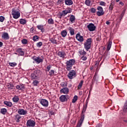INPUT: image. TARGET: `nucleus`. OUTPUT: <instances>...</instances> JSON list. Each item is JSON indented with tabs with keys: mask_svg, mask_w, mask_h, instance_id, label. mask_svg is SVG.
I'll return each mask as SVG.
<instances>
[{
	"mask_svg": "<svg viewBox=\"0 0 127 127\" xmlns=\"http://www.w3.org/2000/svg\"><path fill=\"white\" fill-rule=\"evenodd\" d=\"M39 40V37L38 35H35L33 37V40L34 42L38 41Z\"/></svg>",
	"mask_w": 127,
	"mask_h": 127,
	"instance_id": "nucleus-30",
	"label": "nucleus"
},
{
	"mask_svg": "<svg viewBox=\"0 0 127 127\" xmlns=\"http://www.w3.org/2000/svg\"><path fill=\"white\" fill-rule=\"evenodd\" d=\"M16 88L17 90H23L24 89V85L23 84L17 85Z\"/></svg>",
	"mask_w": 127,
	"mask_h": 127,
	"instance_id": "nucleus-23",
	"label": "nucleus"
},
{
	"mask_svg": "<svg viewBox=\"0 0 127 127\" xmlns=\"http://www.w3.org/2000/svg\"><path fill=\"white\" fill-rule=\"evenodd\" d=\"M124 15H125V12L123 11L120 15V21L123 19V17H124Z\"/></svg>",
	"mask_w": 127,
	"mask_h": 127,
	"instance_id": "nucleus-51",
	"label": "nucleus"
},
{
	"mask_svg": "<svg viewBox=\"0 0 127 127\" xmlns=\"http://www.w3.org/2000/svg\"><path fill=\"white\" fill-rule=\"evenodd\" d=\"M43 45V43H42V42H39L36 44V46L38 47V48H40Z\"/></svg>",
	"mask_w": 127,
	"mask_h": 127,
	"instance_id": "nucleus-35",
	"label": "nucleus"
},
{
	"mask_svg": "<svg viewBox=\"0 0 127 127\" xmlns=\"http://www.w3.org/2000/svg\"><path fill=\"white\" fill-rule=\"evenodd\" d=\"M61 86L63 87V88H66V87H67V82H63L61 83Z\"/></svg>",
	"mask_w": 127,
	"mask_h": 127,
	"instance_id": "nucleus-36",
	"label": "nucleus"
},
{
	"mask_svg": "<svg viewBox=\"0 0 127 127\" xmlns=\"http://www.w3.org/2000/svg\"><path fill=\"white\" fill-rule=\"evenodd\" d=\"M97 11L96 12V14L98 16H102L105 14V12L104 11V9L103 7L98 6L97 8Z\"/></svg>",
	"mask_w": 127,
	"mask_h": 127,
	"instance_id": "nucleus-4",
	"label": "nucleus"
},
{
	"mask_svg": "<svg viewBox=\"0 0 127 127\" xmlns=\"http://www.w3.org/2000/svg\"><path fill=\"white\" fill-rule=\"evenodd\" d=\"M37 28H38L39 30H41V32L45 31V29H44V26L43 25H38L37 26Z\"/></svg>",
	"mask_w": 127,
	"mask_h": 127,
	"instance_id": "nucleus-17",
	"label": "nucleus"
},
{
	"mask_svg": "<svg viewBox=\"0 0 127 127\" xmlns=\"http://www.w3.org/2000/svg\"><path fill=\"white\" fill-rule=\"evenodd\" d=\"M111 47H112V41H109L107 44V50L109 51L111 49Z\"/></svg>",
	"mask_w": 127,
	"mask_h": 127,
	"instance_id": "nucleus-26",
	"label": "nucleus"
},
{
	"mask_svg": "<svg viewBox=\"0 0 127 127\" xmlns=\"http://www.w3.org/2000/svg\"><path fill=\"white\" fill-rule=\"evenodd\" d=\"M63 12L65 16L67 13H71L72 12V9H69V10L65 9L64 10H63Z\"/></svg>",
	"mask_w": 127,
	"mask_h": 127,
	"instance_id": "nucleus-24",
	"label": "nucleus"
},
{
	"mask_svg": "<svg viewBox=\"0 0 127 127\" xmlns=\"http://www.w3.org/2000/svg\"><path fill=\"white\" fill-rule=\"evenodd\" d=\"M30 31L31 33H33V32H34V27L31 28Z\"/></svg>",
	"mask_w": 127,
	"mask_h": 127,
	"instance_id": "nucleus-58",
	"label": "nucleus"
},
{
	"mask_svg": "<svg viewBox=\"0 0 127 127\" xmlns=\"http://www.w3.org/2000/svg\"><path fill=\"white\" fill-rule=\"evenodd\" d=\"M21 51H22V49L20 48L17 49L16 50V52H17V53H20Z\"/></svg>",
	"mask_w": 127,
	"mask_h": 127,
	"instance_id": "nucleus-55",
	"label": "nucleus"
},
{
	"mask_svg": "<svg viewBox=\"0 0 127 127\" xmlns=\"http://www.w3.org/2000/svg\"><path fill=\"white\" fill-rule=\"evenodd\" d=\"M9 64L11 66V67H15L17 64L16 63H9Z\"/></svg>",
	"mask_w": 127,
	"mask_h": 127,
	"instance_id": "nucleus-46",
	"label": "nucleus"
},
{
	"mask_svg": "<svg viewBox=\"0 0 127 127\" xmlns=\"http://www.w3.org/2000/svg\"><path fill=\"white\" fill-rule=\"evenodd\" d=\"M5 18L3 16H0V22H3V21L4 20Z\"/></svg>",
	"mask_w": 127,
	"mask_h": 127,
	"instance_id": "nucleus-53",
	"label": "nucleus"
},
{
	"mask_svg": "<svg viewBox=\"0 0 127 127\" xmlns=\"http://www.w3.org/2000/svg\"><path fill=\"white\" fill-rule=\"evenodd\" d=\"M77 100H78V96L75 95L74 96L73 99H72V103H76Z\"/></svg>",
	"mask_w": 127,
	"mask_h": 127,
	"instance_id": "nucleus-44",
	"label": "nucleus"
},
{
	"mask_svg": "<svg viewBox=\"0 0 127 127\" xmlns=\"http://www.w3.org/2000/svg\"><path fill=\"white\" fill-rule=\"evenodd\" d=\"M12 15L13 16V18L17 19V18L20 16V13L18 10L13 9L12 10Z\"/></svg>",
	"mask_w": 127,
	"mask_h": 127,
	"instance_id": "nucleus-3",
	"label": "nucleus"
},
{
	"mask_svg": "<svg viewBox=\"0 0 127 127\" xmlns=\"http://www.w3.org/2000/svg\"><path fill=\"white\" fill-rule=\"evenodd\" d=\"M101 35H98L96 38L97 41H101Z\"/></svg>",
	"mask_w": 127,
	"mask_h": 127,
	"instance_id": "nucleus-54",
	"label": "nucleus"
},
{
	"mask_svg": "<svg viewBox=\"0 0 127 127\" xmlns=\"http://www.w3.org/2000/svg\"><path fill=\"white\" fill-rule=\"evenodd\" d=\"M12 101L14 103H17L19 101V97L16 95H15L13 98Z\"/></svg>",
	"mask_w": 127,
	"mask_h": 127,
	"instance_id": "nucleus-22",
	"label": "nucleus"
},
{
	"mask_svg": "<svg viewBox=\"0 0 127 127\" xmlns=\"http://www.w3.org/2000/svg\"><path fill=\"white\" fill-rule=\"evenodd\" d=\"M58 56H59V57H61V58H65V56H66V54L65 53L64 51H60L58 52Z\"/></svg>",
	"mask_w": 127,
	"mask_h": 127,
	"instance_id": "nucleus-14",
	"label": "nucleus"
},
{
	"mask_svg": "<svg viewBox=\"0 0 127 127\" xmlns=\"http://www.w3.org/2000/svg\"><path fill=\"white\" fill-rule=\"evenodd\" d=\"M119 4H121V5H124V3L123 2H122V1H120V2H119Z\"/></svg>",
	"mask_w": 127,
	"mask_h": 127,
	"instance_id": "nucleus-62",
	"label": "nucleus"
},
{
	"mask_svg": "<svg viewBox=\"0 0 127 127\" xmlns=\"http://www.w3.org/2000/svg\"><path fill=\"white\" fill-rule=\"evenodd\" d=\"M66 69L67 71H70L72 69V66L75 64V60L72 59L69 60V61L66 62Z\"/></svg>",
	"mask_w": 127,
	"mask_h": 127,
	"instance_id": "nucleus-2",
	"label": "nucleus"
},
{
	"mask_svg": "<svg viewBox=\"0 0 127 127\" xmlns=\"http://www.w3.org/2000/svg\"><path fill=\"white\" fill-rule=\"evenodd\" d=\"M13 87H14L13 84L10 83L9 85H8V89H9V90H12Z\"/></svg>",
	"mask_w": 127,
	"mask_h": 127,
	"instance_id": "nucleus-45",
	"label": "nucleus"
},
{
	"mask_svg": "<svg viewBox=\"0 0 127 127\" xmlns=\"http://www.w3.org/2000/svg\"><path fill=\"white\" fill-rule=\"evenodd\" d=\"M84 48L86 51H89V49H91V44H89L87 43H84Z\"/></svg>",
	"mask_w": 127,
	"mask_h": 127,
	"instance_id": "nucleus-19",
	"label": "nucleus"
},
{
	"mask_svg": "<svg viewBox=\"0 0 127 127\" xmlns=\"http://www.w3.org/2000/svg\"><path fill=\"white\" fill-rule=\"evenodd\" d=\"M26 126L27 127H35V122L32 120H28L27 121Z\"/></svg>",
	"mask_w": 127,
	"mask_h": 127,
	"instance_id": "nucleus-7",
	"label": "nucleus"
},
{
	"mask_svg": "<svg viewBox=\"0 0 127 127\" xmlns=\"http://www.w3.org/2000/svg\"><path fill=\"white\" fill-rule=\"evenodd\" d=\"M40 103L42 106H43V107H44V108H47V107H48V101H47L46 99H41Z\"/></svg>",
	"mask_w": 127,
	"mask_h": 127,
	"instance_id": "nucleus-9",
	"label": "nucleus"
},
{
	"mask_svg": "<svg viewBox=\"0 0 127 127\" xmlns=\"http://www.w3.org/2000/svg\"><path fill=\"white\" fill-rule=\"evenodd\" d=\"M75 38H76L77 40L79 42H83V41H84V38H83V36H81L80 33L76 35Z\"/></svg>",
	"mask_w": 127,
	"mask_h": 127,
	"instance_id": "nucleus-11",
	"label": "nucleus"
},
{
	"mask_svg": "<svg viewBox=\"0 0 127 127\" xmlns=\"http://www.w3.org/2000/svg\"><path fill=\"white\" fill-rule=\"evenodd\" d=\"M39 84V81H37V80H34L33 82V84L34 86H37V84Z\"/></svg>",
	"mask_w": 127,
	"mask_h": 127,
	"instance_id": "nucleus-48",
	"label": "nucleus"
},
{
	"mask_svg": "<svg viewBox=\"0 0 127 127\" xmlns=\"http://www.w3.org/2000/svg\"><path fill=\"white\" fill-rule=\"evenodd\" d=\"M32 59L34 60L33 63H36L37 64H39L43 62V59L40 58V57H36L35 56L32 58Z\"/></svg>",
	"mask_w": 127,
	"mask_h": 127,
	"instance_id": "nucleus-5",
	"label": "nucleus"
},
{
	"mask_svg": "<svg viewBox=\"0 0 127 127\" xmlns=\"http://www.w3.org/2000/svg\"><path fill=\"white\" fill-rule=\"evenodd\" d=\"M48 23L49 24H54V20L52 18H50L48 20Z\"/></svg>",
	"mask_w": 127,
	"mask_h": 127,
	"instance_id": "nucleus-32",
	"label": "nucleus"
},
{
	"mask_svg": "<svg viewBox=\"0 0 127 127\" xmlns=\"http://www.w3.org/2000/svg\"><path fill=\"white\" fill-rule=\"evenodd\" d=\"M99 5H102V6H106V2L101 1L99 2Z\"/></svg>",
	"mask_w": 127,
	"mask_h": 127,
	"instance_id": "nucleus-47",
	"label": "nucleus"
},
{
	"mask_svg": "<svg viewBox=\"0 0 127 127\" xmlns=\"http://www.w3.org/2000/svg\"><path fill=\"white\" fill-rule=\"evenodd\" d=\"M50 41L54 44H57V41L55 39L51 38L50 39Z\"/></svg>",
	"mask_w": 127,
	"mask_h": 127,
	"instance_id": "nucleus-38",
	"label": "nucleus"
},
{
	"mask_svg": "<svg viewBox=\"0 0 127 127\" xmlns=\"http://www.w3.org/2000/svg\"><path fill=\"white\" fill-rule=\"evenodd\" d=\"M91 42H92V38H89L87 39L86 42L85 43H88L89 44H91Z\"/></svg>",
	"mask_w": 127,
	"mask_h": 127,
	"instance_id": "nucleus-49",
	"label": "nucleus"
},
{
	"mask_svg": "<svg viewBox=\"0 0 127 127\" xmlns=\"http://www.w3.org/2000/svg\"><path fill=\"white\" fill-rule=\"evenodd\" d=\"M55 72V71H54V70H51L49 72L50 76H53V75H54Z\"/></svg>",
	"mask_w": 127,
	"mask_h": 127,
	"instance_id": "nucleus-50",
	"label": "nucleus"
},
{
	"mask_svg": "<svg viewBox=\"0 0 127 127\" xmlns=\"http://www.w3.org/2000/svg\"><path fill=\"white\" fill-rule=\"evenodd\" d=\"M19 22L21 24L24 25L26 23V20L24 19H20Z\"/></svg>",
	"mask_w": 127,
	"mask_h": 127,
	"instance_id": "nucleus-34",
	"label": "nucleus"
},
{
	"mask_svg": "<svg viewBox=\"0 0 127 127\" xmlns=\"http://www.w3.org/2000/svg\"><path fill=\"white\" fill-rule=\"evenodd\" d=\"M68 99H69L68 95H61L60 97V100L62 103H64V102H67V101H68Z\"/></svg>",
	"mask_w": 127,
	"mask_h": 127,
	"instance_id": "nucleus-10",
	"label": "nucleus"
},
{
	"mask_svg": "<svg viewBox=\"0 0 127 127\" xmlns=\"http://www.w3.org/2000/svg\"><path fill=\"white\" fill-rule=\"evenodd\" d=\"M4 104L7 106V107H12V103L9 101H4Z\"/></svg>",
	"mask_w": 127,
	"mask_h": 127,
	"instance_id": "nucleus-25",
	"label": "nucleus"
},
{
	"mask_svg": "<svg viewBox=\"0 0 127 127\" xmlns=\"http://www.w3.org/2000/svg\"><path fill=\"white\" fill-rule=\"evenodd\" d=\"M79 54H80V55H83V56H85V55H86V54H87V52H86V51L83 50V51H80L79 52Z\"/></svg>",
	"mask_w": 127,
	"mask_h": 127,
	"instance_id": "nucleus-42",
	"label": "nucleus"
},
{
	"mask_svg": "<svg viewBox=\"0 0 127 127\" xmlns=\"http://www.w3.org/2000/svg\"><path fill=\"white\" fill-rule=\"evenodd\" d=\"M14 120L17 123H19L20 122V119H21V116L19 114H16L14 115Z\"/></svg>",
	"mask_w": 127,
	"mask_h": 127,
	"instance_id": "nucleus-16",
	"label": "nucleus"
},
{
	"mask_svg": "<svg viewBox=\"0 0 127 127\" xmlns=\"http://www.w3.org/2000/svg\"><path fill=\"white\" fill-rule=\"evenodd\" d=\"M60 92L63 94H68V93H69V88L67 87H64L60 90Z\"/></svg>",
	"mask_w": 127,
	"mask_h": 127,
	"instance_id": "nucleus-15",
	"label": "nucleus"
},
{
	"mask_svg": "<svg viewBox=\"0 0 127 127\" xmlns=\"http://www.w3.org/2000/svg\"><path fill=\"white\" fill-rule=\"evenodd\" d=\"M75 19H76V18H75V16L71 15L69 17V21H70V22H72V23H73Z\"/></svg>",
	"mask_w": 127,
	"mask_h": 127,
	"instance_id": "nucleus-28",
	"label": "nucleus"
},
{
	"mask_svg": "<svg viewBox=\"0 0 127 127\" xmlns=\"http://www.w3.org/2000/svg\"><path fill=\"white\" fill-rule=\"evenodd\" d=\"M50 69H51V65H49L47 66V70L46 71L47 72H49V71H50Z\"/></svg>",
	"mask_w": 127,
	"mask_h": 127,
	"instance_id": "nucleus-52",
	"label": "nucleus"
},
{
	"mask_svg": "<svg viewBox=\"0 0 127 127\" xmlns=\"http://www.w3.org/2000/svg\"><path fill=\"white\" fill-rule=\"evenodd\" d=\"M21 42L22 44H24V45H26V44H27L28 43V41L26 39H23L21 40Z\"/></svg>",
	"mask_w": 127,
	"mask_h": 127,
	"instance_id": "nucleus-37",
	"label": "nucleus"
},
{
	"mask_svg": "<svg viewBox=\"0 0 127 127\" xmlns=\"http://www.w3.org/2000/svg\"><path fill=\"white\" fill-rule=\"evenodd\" d=\"M64 3L66 5H72V4H73V0H64Z\"/></svg>",
	"mask_w": 127,
	"mask_h": 127,
	"instance_id": "nucleus-20",
	"label": "nucleus"
},
{
	"mask_svg": "<svg viewBox=\"0 0 127 127\" xmlns=\"http://www.w3.org/2000/svg\"><path fill=\"white\" fill-rule=\"evenodd\" d=\"M96 127H102V125L98 124V125H97Z\"/></svg>",
	"mask_w": 127,
	"mask_h": 127,
	"instance_id": "nucleus-61",
	"label": "nucleus"
},
{
	"mask_svg": "<svg viewBox=\"0 0 127 127\" xmlns=\"http://www.w3.org/2000/svg\"><path fill=\"white\" fill-rule=\"evenodd\" d=\"M60 16L62 17V16H65V15L64 14L63 12L62 11V12H61L60 13Z\"/></svg>",
	"mask_w": 127,
	"mask_h": 127,
	"instance_id": "nucleus-59",
	"label": "nucleus"
},
{
	"mask_svg": "<svg viewBox=\"0 0 127 127\" xmlns=\"http://www.w3.org/2000/svg\"><path fill=\"white\" fill-rule=\"evenodd\" d=\"M41 71L39 69H37L35 70L31 74V78L32 79H35V80H37L38 79V77L41 75Z\"/></svg>",
	"mask_w": 127,
	"mask_h": 127,
	"instance_id": "nucleus-1",
	"label": "nucleus"
},
{
	"mask_svg": "<svg viewBox=\"0 0 127 127\" xmlns=\"http://www.w3.org/2000/svg\"><path fill=\"white\" fill-rule=\"evenodd\" d=\"M64 3V0H58L57 2V4H60L61 5H62Z\"/></svg>",
	"mask_w": 127,
	"mask_h": 127,
	"instance_id": "nucleus-40",
	"label": "nucleus"
},
{
	"mask_svg": "<svg viewBox=\"0 0 127 127\" xmlns=\"http://www.w3.org/2000/svg\"><path fill=\"white\" fill-rule=\"evenodd\" d=\"M3 44L2 43V42H0V47H1L2 46Z\"/></svg>",
	"mask_w": 127,
	"mask_h": 127,
	"instance_id": "nucleus-60",
	"label": "nucleus"
},
{
	"mask_svg": "<svg viewBox=\"0 0 127 127\" xmlns=\"http://www.w3.org/2000/svg\"><path fill=\"white\" fill-rule=\"evenodd\" d=\"M87 27L89 31H95L96 30V26L92 23H89Z\"/></svg>",
	"mask_w": 127,
	"mask_h": 127,
	"instance_id": "nucleus-8",
	"label": "nucleus"
},
{
	"mask_svg": "<svg viewBox=\"0 0 127 127\" xmlns=\"http://www.w3.org/2000/svg\"><path fill=\"white\" fill-rule=\"evenodd\" d=\"M123 111H124V113H127V100L126 101V102L124 105Z\"/></svg>",
	"mask_w": 127,
	"mask_h": 127,
	"instance_id": "nucleus-33",
	"label": "nucleus"
},
{
	"mask_svg": "<svg viewBox=\"0 0 127 127\" xmlns=\"http://www.w3.org/2000/svg\"><path fill=\"white\" fill-rule=\"evenodd\" d=\"M99 81V77L97 76V73H95L93 77V81L98 82Z\"/></svg>",
	"mask_w": 127,
	"mask_h": 127,
	"instance_id": "nucleus-29",
	"label": "nucleus"
},
{
	"mask_svg": "<svg viewBox=\"0 0 127 127\" xmlns=\"http://www.w3.org/2000/svg\"><path fill=\"white\" fill-rule=\"evenodd\" d=\"M114 6H115V2L111 1V3L109 7V9L110 11H113V9H114Z\"/></svg>",
	"mask_w": 127,
	"mask_h": 127,
	"instance_id": "nucleus-21",
	"label": "nucleus"
},
{
	"mask_svg": "<svg viewBox=\"0 0 127 127\" xmlns=\"http://www.w3.org/2000/svg\"><path fill=\"white\" fill-rule=\"evenodd\" d=\"M18 114H19L20 115H21L24 116L27 114V111L23 109H20L18 110Z\"/></svg>",
	"mask_w": 127,
	"mask_h": 127,
	"instance_id": "nucleus-12",
	"label": "nucleus"
},
{
	"mask_svg": "<svg viewBox=\"0 0 127 127\" xmlns=\"http://www.w3.org/2000/svg\"><path fill=\"white\" fill-rule=\"evenodd\" d=\"M61 35L62 37H66L67 36V31L64 30L61 32Z\"/></svg>",
	"mask_w": 127,
	"mask_h": 127,
	"instance_id": "nucleus-27",
	"label": "nucleus"
},
{
	"mask_svg": "<svg viewBox=\"0 0 127 127\" xmlns=\"http://www.w3.org/2000/svg\"><path fill=\"white\" fill-rule=\"evenodd\" d=\"M6 109L5 108H2L0 109V113L2 114V115H5L6 114Z\"/></svg>",
	"mask_w": 127,
	"mask_h": 127,
	"instance_id": "nucleus-31",
	"label": "nucleus"
},
{
	"mask_svg": "<svg viewBox=\"0 0 127 127\" xmlns=\"http://www.w3.org/2000/svg\"><path fill=\"white\" fill-rule=\"evenodd\" d=\"M84 83V81L83 80H81L80 82L79 83L78 85V89H80L81 88H82V86H83V83Z\"/></svg>",
	"mask_w": 127,
	"mask_h": 127,
	"instance_id": "nucleus-39",
	"label": "nucleus"
},
{
	"mask_svg": "<svg viewBox=\"0 0 127 127\" xmlns=\"http://www.w3.org/2000/svg\"><path fill=\"white\" fill-rule=\"evenodd\" d=\"M90 11L92 13H95L96 10V8H94V7H91L90 9Z\"/></svg>",
	"mask_w": 127,
	"mask_h": 127,
	"instance_id": "nucleus-43",
	"label": "nucleus"
},
{
	"mask_svg": "<svg viewBox=\"0 0 127 127\" xmlns=\"http://www.w3.org/2000/svg\"><path fill=\"white\" fill-rule=\"evenodd\" d=\"M68 30L69 31L70 35L73 36L75 34V29L71 27L68 28Z\"/></svg>",
	"mask_w": 127,
	"mask_h": 127,
	"instance_id": "nucleus-18",
	"label": "nucleus"
},
{
	"mask_svg": "<svg viewBox=\"0 0 127 127\" xmlns=\"http://www.w3.org/2000/svg\"><path fill=\"white\" fill-rule=\"evenodd\" d=\"M111 23V22H110L109 21H106V24H107V25H109V24H110Z\"/></svg>",
	"mask_w": 127,
	"mask_h": 127,
	"instance_id": "nucleus-63",
	"label": "nucleus"
},
{
	"mask_svg": "<svg viewBox=\"0 0 127 127\" xmlns=\"http://www.w3.org/2000/svg\"><path fill=\"white\" fill-rule=\"evenodd\" d=\"M85 3L87 6H90L91 5V0H86Z\"/></svg>",
	"mask_w": 127,
	"mask_h": 127,
	"instance_id": "nucleus-41",
	"label": "nucleus"
},
{
	"mask_svg": "<svg viewBox=\"0 0 127 127\" xmlns=\"http://www.w3.org/2000/svg\"><path fill=\"white\" fill-rule=\"evenodd\" d=\"M76 71L71 70L69 71V72L67 74V77L68 79H74V78H75L76 75Z\"/></svg>",
	"mask_w": 127,
	"mask_h": 127,
	"instance_id": "nucleus-6",
	"label": "nucleus"
},
{
	"mask_svg": "<svg viewBox=\"0 0 127 127\" xmlns=\"http://www.w3.org/2000/svg\"><path fill=\"white\" fill-rule=\"evenodd\" d=\"M1 37L3 40H8L9 39V35L6 32L3 33L1 35Z\"/></svg>",
	"mask_w": 127,
	"mask_h": 127,
	"instance_id": "nucleus-13",
	"label": "nucleus"
},
{
	"mask_svg": "<svg viewBox=\"0 0 127 127\" xmlns=\"http://www.w3.org/2000/svg\"><path fill=\"white\" fill-rule=\"evenodd\" d=\"M81 60H83V61H86L87 60V57H86L83 56V57L81 58Z\"/></svg>",
	"mask_w": 127,
	"mask_h": 127,
	"instance_id": "nucleus-56",
	"label": "nucleus"
},
{
	"mask_svg": "<svg viewBox=\"0 0 127 127\" xmlns=\"http://www.w3.org/2000/svg\"><path fill=\"white\" fill-rule=\"evenodd\" d=\"M83 94V92L82 91L79 92V94L82 95Z\"/></svg>",
	"mask_w": 127,
	"mask_h": 127,
	"instance_id": "nucleus-64",
	"label": "nucleus"
},
{
	"mask_svg": "<svg viewBox=\"0 0 127 127\" xmlns=\"http://www.w3.org/2000/svg\"><path fill=\"white\" fill-rule=\"evenodd\" d=\"M19 54L21 56H23V55H24V52L23 51H21L20 53H19Z\"/></svg>",
	"mask_w": 127,
	"mask_h": 127,
	"instance_id": "nucleus-57",
	"label": "nucleus"
}]
</instances>
